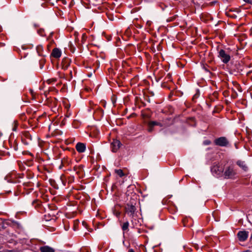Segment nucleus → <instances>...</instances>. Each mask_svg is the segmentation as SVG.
Returning <instances> with one entry per match:
<instances>
[{
    "mask_svg": "<svg viewBox=\"0 0 252 252\" xmlns=\"http://www.w3.org/2000/svg\"><path fill=\"white\" fill-rule=\"evenodd\" d=\"M236 175V172L232 166H229L223 170L222 176L225 179H233Z\"/></svg>",
    "mask_w": 252,
    "mask_h": 252,
    "instance_id": "obj_1",
    "label": "nucleus"
},
{
    "mask_svg": "<svg viewBox=\"0 0 252 252\" xmlns=\"http://www.w3.org/2000/svg\"><path fill=\"white\" fill-rule=\"evenodd\" d=\"M211 172L212 174L217 177L222 176L224 167L222 165L220 164H214L211 168Z\"/></svg>",
    "mask_w": 252,
    "mask_h": 252,
    "instance_id": "obj_2",
    "label": "nucleus"
},
{
    "mask_svg": "<svg viewBox=\"0 0 252 252\" xmlns=\"http://www.w3.org/2000/svg\"><path fill=\"white\" fill-rule=\"evenodd\" d=\"M218 57L224 63H228L230 60V55L223 49L220 50Z\"/></svg>",
    "mask_w": 252,
    "mask_h": 252,
    "instance_id": "obj_3",
    "label": "nucleus"
},
{
    "mask_svg": "<svg viewBox=\"0 0 252 252\" xmlns=\"http://www.w3.org/2000/svg\"><path fill=\"white\" fill-rule=\"evenodd\" d=\"M214 143L217 146L226 147L229 144V141L225 137H220L216 139Z\"/></svg>",
    "mask_w": 252,
    "mask_h": 252,
    "instance_id": "obj_4",
    "label": "nucleus"
},
{
    "mask_svg": "<svg viewBox=\"0 0 252 252\" xmlns=\"http://www.w3.org/2000/svg\"><path fill=\"white\" fill-rule=\"evenodd\" d=\"M22 140L25 145H28L32 140V137L29 131H24L22 136Z\"/></svg>",
    "mask_w": 252,
    "mask_h": 252,
    "instance_id": "obj_5",
    "label": "nucleus"
},
{
    "mask_svg": "<svg viewBox=\"0 0 252 252\" xmlns=\"http://www.w3.org/2000/svg\"><path fill=\"white\" fill-rule=\"evenodd\" d=\"M121 142L117 139H113L111 143L110 147L113 152H116L118 151L121 146Z\"/></svg>",
    "mask_w": 252,
    "mask_h": 252,
    "instance_id": "obj_6",
    "label": "nucleus"
},
{
    "mask_svg": "<svg viewBox=\"0 0 252 252\" xmlns=\"http://www.w3.org/2000/svg\"><path fill=\"white\" fill-rule=\"evenodd\" d=\"M126 213L130 216L133 217L136 208L134 205L132 204L127 203L125 207Z\"/></svg>",
    "mask_w": 252,
    "mask_h": 252,
    "instance_id": "obj_7",
    "label": "nucleus"
},
{
    "mask_svg": "<svg viewBox=\"0 0 252 252\" xmlns=\"http://www.w3.org/2000/svg\"><path fill=\"white\" fill-rule=\"evenodd\" d=\"M249 232L244 230V231H240L238 232L237 234V236L238 237L239 240L240 241H245L247 240L248 237Z\"/></svg>",
    "mask_w": 252,
    "mask_h": 252,
    "instance_id": "obj_8",
    "label": "nucleus"
},
{
    "mask_svg": "<svg viewBox=\"0 0 252 252\" xmlns=\"http://www.w3.org/2000/svg\"><path fill=\"white\" fill-rule=\"evenodd\" d=\"M75 148L77 151L80 153H84L86 151V144L83 143L78 142L76 144Z\"/></svg>",
    "mask_w": 252,
    "mask_h": 252,
    "instance_id": "obj_9",
    "label": "nucleus"
},
{
    "mask_svg": "<svg viewBox=\"0 0 252 252\" xmlns=\"http://www.w3.org/2000/svg\"><path fill=\"white\" fill-rule=\"evenodd\" d=\"M39 250L41 252H55L54 249L48 246H42Z\"/></svg>",
    "mask_w": 252,
    "mask_h": 252,
    "instance_id": "obj_10",
    "label": "nucleus"
},
{
    "mask_svg": "<svg viewBox=\"0 0 252 252\" xmlns=\"http://www.w3.org/2000/svg\"><path fill=\"white\" fill-rule=\"evenodd\" d=\"M62 54L61 50L58 48H55L52 52V56L55 58H59Z\"/></svg>",
    "mask_w": 252,
    "mask_h": 252,
    "instance_id": "obj_11",
    "label": "nucleus"
},
{
    "mask_svg": "<svg viewBox=\"0 0 252 252\" xmlns=\"http://www.w3.org/2000/svg\"><path fill=\"white\" fill-rule=\"evenodd\" d=\"M236 163L244 171H246L248 170V168L245 161L242 160H238Z\"/></svg>",
    "mask_w": 252,
    "mask_h": 252,
    "instance_id": "obj_12",
    "label": "nucleus"
},
{
    "mask_svg": "<svg viewBox=\"0 0 252 252\" xmlns=\"http://www.w3.org/2000/svg\"><path fill=\"white\" fill-rule=\"evenodd\" d=\"M36 51L39 56H46V54L43 51V46L41 45H38L36 47Z\"/></svg>",
    "mask_w": 252,
    "mask_h": 252,
    "instance_id": "obj_13",
    "label": "nucleus"
},
{
    "mask_svg": "<svg viewBox=\"0 0 252 252\" xmlns=\"http://www.w3.org/2000/svg\"><path fill=\"white\" fill-rule=\"evenodd\" d=\"M129 222L128 221H126L123 223L121 226L122 229L124 232H127L128 231L129 229Z\"/></svg>",
    "mask_w": 252,
    "mask_h": 252,
    "instance_id": "obj_14",
    "label": "nucleus"
},
{
    "mask_svg": "<svg viewBox=\"0 0 252 252\" xmlns=\"http://www.w3.org/2000/svg\"><path fill=\"white\" fill-rule=\"evenodd\" d=\"M115 172L120 177H122L125 175L122 169H115Z\"/></svg>",
    "mask_w": 252,
    "mask_h": 252,
    "instance_id": "obj_15",
    "label": "nucleus"
},
{
    "mask_svg": "<svg viewBox=\"0 0 252 252\" xmlns=\"http://www.w3.org/2000/svg\"><path fill=\"white\" fill-rule=\"evenodd\" d=\"M158 125V122H155V121L150 122L149 123L150 126H157Z\"/></svg>",
    "mask_w": 252,
    "mask_h": 252,
    "instance_id": "obj_16",
    "label": "nucleus"
},
{
    "mask_svg": "<svg viewBox=\"0 0 252 252\" xmlns=\"http://www.w3.org/2000/svg\"><path fill=\"white\" fill-rule=\"evenodd\" d=\"M13 124L14 125V127L12 128V130H13V131H15V130H16V127H17V125H18V124H17V122L16 121H14L13 122Z\"/></svg>",
    "mask_w": 252,
    "mask_h": 252,
    "instance_id": "obj_17",
    "label": "nucleus"
},
{
    "mask_svg": "<svg viewBox=\"0 0 252 252\" xmlns=\"http://www.w3.org/2000/svg\"><path fill=\"white\" fill-rule=\"evenodd\" d=\"M47 81L49 84H50L53 82H55L56 81V79H55V78L49 79Z\"/></svg>",
    "mask_w": 252,
    "mask_h": 252,
    "instance_id": "obj_18",
    "label": "nucleus"
},
{
    "mask_svg": "<svg viewBox=\"0 0 252 252\" xmlns=\"http://www.w3.org/2000/svg\"><path fill=\"white\" fill-rule=\"evenodd\" d=\"M203 143L205 145H209L211 144V141L210 140H205L203 142Z\"/></svg>",
    "mask_w": 252,
    "mask_h": 252,
    "instance_id": "obj_19",
    "label": "nucleus"
},
{
    "mask_svg": "<svg viewBox=\"0 0 252 252\" xmlns=\"http://www.w3.org/2000/svg\"><path fill=\"white\" fill-rule=\"evenodd\" d=\"M115 215L117 217H119L120 214H121V213L120 212H116L115 213Z\"/></svg>",
    "mask_w": 252,
    "mask_h": 252,
    "instance_id": "obj_20",
    "label": "nucleus"
},
{
    "mask_svg": "<svg viewBox=\"0 0 252 252\" xmlns=\"http://www.w3.org/2000/svg\"><path fill=\"white\" fill-rule=\"evenodd\" d=\"M152 22L150 21H148L146 23L147 25H148L149 27H150L151 25Z\"/></svg>",
    "mask_w": 252,
    "mask_h": 252,
    "instance_id": "obj_21",
    "label": "nucleus"
},
{
    "mask_svg": "<svg viewBox=\"0 0 252 252\" xmlns=\"http://www.w3.org/2000/svg\"><path fill=\"white\" fill-rule=\"evenodd\" d=\"M246 2L250 3L251 2V0H244Z\"/></svg>",
    "mask_w": 252,
    "mask_h": 252,
    "instance_id": "obj_22",
    "label": "nucleus"
},
{
    "mask_svg": "<svg viewBox=\"0 0 252 252\" xmlns=\"http://www.w3.org/2000/svg\"><path fill=\"white\" fill-rule=\"evenodd\" d=\"M128 252H135L133 250L130 249V250H129Z\"/></svg>",
    "mask_w": 252,
    "mask_h": 252,
    "instance_id": "obj_23",
    "label": "nucleus"
},
{
    "mask_svg": "<svg viewBox=\"0 0 252 252\" xmlns=\"http://www.w3.org/2000/svg\"><path fill=\"white\" fill-rule=\"evenodd\" d=\"M35 202V200H34L33 201H32V203H34Z\"/></svg>",
    "mask_w": 252,
    "mask_h": 252,
    "instance_id": "obj_24",
    "label": "nucleus"
},
{
    "mask_svg": "<svg viewBox=\"0 0 252 252\" xmlns=\"http://www.w3.org/2000/svg\"><path fill=\"white\" fill-rule=\"evenodd\" d=\"M251 238H252V233L251 234Z\"/></svg>",
    "mask_w": 252,
    "mask_h": 252,
    "instance_id": "obj_25",
    "label": "nucleus"
},
{
    "mask_svg": "<svg viewBox=\"0 0 252 252\" xmlns=\"http://www.w3.org/2000/svg\"><path fill=\"white\" fill-rule=\"evenodd\" d=\"M1 249V247H0V249Z\"/></svg>",
    "mask_w": 252,
    "mask_h": 252,
    "instance_id": "obj_26",
    "label": "nucleus"
}]
</instances>
